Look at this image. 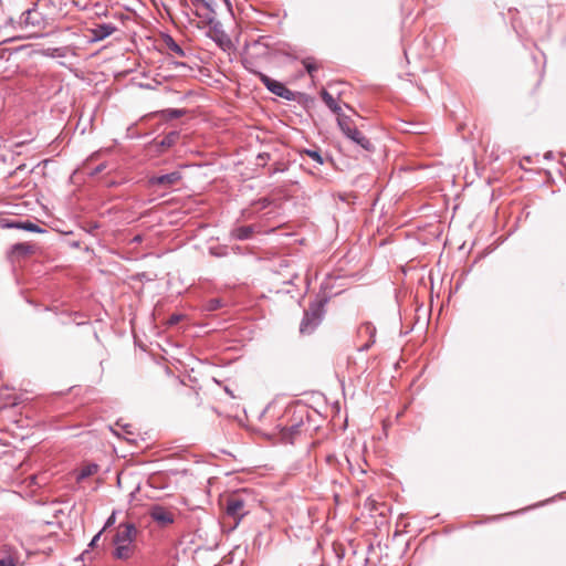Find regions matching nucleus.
Segmentation results:
<instances>
[{
	"instance_id": "1",
	"label": "nucleus",
	"mask_w": 566,
	"mask_h": 566,
	"mask_svg": "<svg viewBox=\"0 0 566 566\" xmlns=\"http://www.w3.org/2000/svg\"><path fill=\"white\" fill-rule=\"evenodd\" d=\"M220 504L226 517L233 521V525L229 527V531H234L240 520L256 506V499L251 491L242 489L222 497Z\"/></svg>"
},
{
	"instance_id": "2",
	"label": "nucleus",
	"mask_w": 566,
	"mask_h": 566,
	"mask_svg": "<svg viewBox=\"0 0 566 566\" xmlns=\"http://www.w3.org/2000/svg\"><path fill=\"white\" fill-rule=\"evenodd\" d=\"M62 35L63 32L56 29L46 33L38 32V40H42L38 42V53L50 57H65L70 52V48L62 44L60 40Z\"/></svg>"
},
{
	"instance_id": "3",
	"label": "nucleus",
	"mask_w": 566,
	"mask_h": 566,
	"mask_svg": "<svg viewBox=\"0 0 566 566\" xmlns=\"http://www.w3.org/2000/svg\"><path fill=\"white\" fill-rule=\"evenodd\" d=\"M326 303V298L315 300L310 303L308 307L304 311V316L300 324L301 334L310 335L317 328L324 318Z\"/></svg>"
},
{
	"instance_id": "4",
	"label": "nucleus",
	"mask_w": 566,
	"mask_h": 566,
	"mask_svg": "<svg viewBox=\"0 0 566 566\" xmlns=\"http://www.w3.org/2000/svg\"><path fill=\"white\" fill-rule=\"evenodd\" d=\"M304 418L303 411H294L291 419L285 424H277L280 438L284 443L293 444L295 440L302 434L304 430Z\"/></svg>"
},
{
	"instance_id": "5",
	"label": "nucleus",
	"mask_w": 566,
	"mask_h": 566,
	"mask_svg": "<svg viewBox=\"0 0 566 566\" xmlns=\"http://www.w3.org/2000/svg\"><path fill=\"white\" fill-rule=\"evenodd\" d=\"M340 130L348 137L350 140L359 145L365 150H371L373 144L370 140L355 126H353V122L347 115H339L337 120Z\"/></svg>"
},
{
	"instance_id": "6",
	"label": "nucleus",
	"mask_w": 566,
	"mask_h": 566,
	"mask_svg": "<svg viewBox=\"0 0 566 566\" xmlns=\"http://www.w3.org/2000/svg\"><path fill=\"white\" fill-rule=\"evenodd\" d=\"M149 517L158 527H168L174 524L179 516V511L175 507H168L161 504H154L148 510Z\"/></svg>"
},
{
	"instance_id": "7",
	"label": "nucleus",
	"mask_w": 566,
	"mask_h": 566,
	"mask_svg": "<svg viewBox=\"0 0 566 566\" xmlns=\"http://www.w3.org/2000/svg\"><path fill=\"white\" fill-rule=\"evenodd\" d=\"M136 533H114L112 543L115 546L114 556L120 559L130 557L135 549Z\"/></svg>"
},
{
	"instance_id": "8",
	"label": "nucleus",
	"mask_w": 566,
	"mask_h": 566,
	"mask_svg": "<svg viewBox=\"0 0 566 566\" xmlns=\"http://www.w3.org/2000/svg\"><path fill=\"white\" fill-rule=\"evenodd\" d=\"M57 506L56 503H41L38 507V524L40 526L56 525L62 527L60 515H64V513Z\"/></svg>"
},
{
	"instance_id": "9",
	"label": "nucleus",
	"mask_w": 566,
	"mask_h": 566,
	"mask_svg": "<svg viewBox=\"0 0 566 566\" xmlns=\"http://www.w3.org/2000/svg\"><path fill=\"white\" fill-rule=\"evenodd\" d=\"M376 327L370 322L361 323L357 328V339L359 342L357 349L367 352L376 342Z\"/></svg>"
},
{
	"instance_id": "10",
	"label": "nucleus",
	"mask_w": 566,
	"mask_h": 566,
	"mask_svg": "<svg viewBox=\"0 0 566 566\" xmlns=\"http://www.w3.org/2000/svg\"><path fill=\"white\" fill-rule=\"evenodd\" d=\"M255 74L259 76L260 81L271 93L289 101L292 99L293 92L290 91L283 83L272 80L271 77L261 72H255Z\"/></svg>"
},
{
	"instance_id": "11",
	"label": "nucleus",
	"mask_w": 566,
	"mask_h": 566,
	"mask_svg": "<svg viewBox=\"0 0 566 566\" xmlns=\"http://www.w3.org/2000/svg\"><path fill=\"white\" fill-rule=\"evenodd\" d=\"M181 179V174L179 171H171L169 174L153 176L149 178V184L151 186H159L163 188H168L176 185Z\"/></svg>"
},
{
	"instance_id": "12",
	"label": "nucleus",
	"mask_w": 566,
	"mask_h": 566,
	"mask_svg": "<svg viewBox=\"0 0 566 566\" xmlns=\"http://www.w3.org/2000/svg\"><path fill=\"white\" fill-rule=\"evenodd\" d=\"M117 28L112 23H101L96 24L94 28L90 30L91 32V41L97 42L106 39L107 36L112 35Z\"/></svg>"
},
{
	"instance_id": "13",
	"label": "nucleus",
	"mask_w": 566,
	"mask_h": 566,
	"mask_svg": "<svg viewBox=\"0 0 566 566\" xmlns=\"http://www.w3.org/2000/svg\"><path fill=\"white\" fill-rule=\"evenodd\" d=\"M256 232H260V227L255 224H249L233 228L230 232V235L235 240L243 241L249 240Z\"/></svg>"
},
{
	"instance_id": "14",
	"label": "nucleus",
	"mask_w": 566,
	"mask_h": 566,
	"mask_svg": "<svg viewBox=\"0 0 566 566\" xmlns=\"http://www.w3.org/2000/svg\"><path fill=\"white\" fill-rule=\"evenodd\" d=\"M33 252H34V248L32 244L17 243L11 249L10 259L13 263L19 262L21 259L32 255Z\"/></svg>"
},
{
	"instance_id": "15",
	"label": "nucleus",
	"mask_w": 566,
	"mask_h": 566,
	"mask_svg": "<svg viewBox=\"0 0 566 566\" xmlns=\"http://www.w3.org/2000/svg\"><path fill=\"white\" fill-rule=\"evenodd\" d=\"M163 42H164L165 49L168 51L169 54H174L178 57L186 56L185 50L174 40V38L171 35L165 34L163 36Z\"/></svg>"
},
{
	"instance_id": "16",
	"label": "nucleus",
	"mask_w": 566,
	"mask_h": 566,
	"mask_svg": "<svg viewBox=\"0 0 566 566\" xmlns=\"http://www.w3.org/2000/svg\"><path fill=\"white\" fill-rule=\"evenodd\" d=\"M322 99L326 104V106L337 115V119L339 118V115H345L342 112V107L337 104L336 99L333 97L332 94H329L326 90H323L321 93Z\"/></svg>"
},
{
	"instance_id": "17",
	"label": "nucleus",
	"mask_w": 566,
	"mask_h": 566,
	"mask_svg": "<svg viewBox=\"0 0 566 566\" xmlns=\"http://www.w3.org/2000/svg\"><path fill=\"white\" fill-rule=\"evenodd\" d=\"M2 226L4 228H18V229L28 230V231H31V232L35 231V223H33L31 221H25V222H8V223H3Z\"/></svg>"
},
{
	"instance_id": "18",
	"label": "nucleus",
	"mask_w": 566,
	"mask_h": 566,
	"mask_svg": "<svg viewBox=\"0 0 566 566\" xmlns=\"http://www.w3.org/2000/svg\"><path fill=\"white\" fill-rule=\"evenodd\" d=\"M192 3L195 6H201L202 8H205L208 11L209 17H207V19L209 20V22H211L213 20V18L210 17V14L214 13V11L212 9V0H192Z\"/></svg>"
},
{
	"instance_id": "19",
	"label": "nucleus",
	"mask_w": 566,
	"mask_h": 566,
	"mask_svg": "<svg viewBox=\"0 0 566 566\" xmlns=\"http://www.w3.org/2000/svg\"><path fill=\"white\" fill-rule=\"evenodd\" d=\"M179 139V133L178 132H170L166 134L161 140V145L165 147H171L176 144V142Z\"/></svg>"
},
{
	"instance_id": "20",
	"label": "nucleus",
	"mask_w": 566,
	"mask_h": 566,
	"mask_svg": "<svg viewBox=\"0 0 566 566\" xmlns=\"http://www.w3.org/2000/svg\"><path fill=\"white\" fill-rule=\"evenodd\" d=\"M164 114L169 119H177L182 117L186 114V111L181 108H167L164 111Z\"/></svg>"
},
{
	"instance_id": "21",
	"label": "nucleus",
	"mask_w": 566,
	"mask_h": 566,
	"mask_svg": "<svg viewBox=\"0 0 566 566\" xmlns=\"http://www.w3.org/2000/svg\"><path fill=\"white\" fill-rule=\"evenodd\" d=\"M222 306V301L220 298H211L206 302L205 310L208 312H213L219 310Z\"/></svg>"
},
{
	"instance_id": "22",
	"label": "nucleus",
	"mask_w": 566,
	"mask_h": 566,
	"mask_svg": "<svg viewBox=\"0 0 566 566\" xmlns=\"http://www.w3.org/2000/svg\"><path fill=\"white\" fill-rule=\"evenodd\" d=\"M216 42L223 50H227V49H229L231 46V40H230V38L224 32H220V34L216 39Z\"/></svg>"
},
{
	"instance_id": "23",
	"label": "nucleus",
	"mask_w": 566,
	"mask_h": 566,
	"mask_svg": "<svg viewBox=\"0 0 566 566\" xmlns=\"http://www.w3.org/2000/svg\"><path fill=\"white\" fill-rule=\"evenodd\" d=\"M97 470H98L97 464H90V465L85 467L84 469H82V471L78 474V479H85L90 475H93L97 472Z\"/></svg>"
},
{
	"instance_id": "24",
	"label": "nucleus",
	"mask_w": 566,
	"mask_h": 566,
	"mask_svg": "<svg viewBox=\"0 0 566 566\" xmlns=\"http://www.w3.org/2000/svg\"><path fill=\"white\" fill-rule=\"evenodd\" d=\"M305 154H306L307 156H310L313 160H315L317 164H319V165H323V164H324L323 157H322V155L319 154V151H317V150H312V149H306V150H305Z\"/></svg>"
},
{
	"instance_id": "25",
	"label": "nucleus",
	"mask_w": 566,
	"mask_h": 566,
	"mask_svg": "<svg viewBox=\"0 0 566 566\" xmlns=\"http://www.w3.org/2000/svg\"><path fill=\"white\" fill-rule=\"evenodd\" d=\"M116 521V514L113 513L106 521V523L104 524V526L102 527L101 531H106L107 528L112 527L114 525Z\"/></svg>"
},
{
	"instance_id": "26",
	"label": "nucleus",
	"mask_w": 566,
	"mask_h": 566,
	"mask_svg": "<svg viewBox=\"0 0 566 566\" xmlns=\"http://www.w3.org/2000/svg\"><path fill=\"white\" fill-rule=\"evenodd\" d=\"M106 168V164H99L95 168H93L90 172L91 176H96L101 174Z\"/></svg>"
},
{
	"instance_id": "27",
	"label": "nucleus",
	"mask_w": 566,
	"mask_h": 566,
	"mask_svg": "<svg viewBox=\"0 0 566 566\" xmlns=\"http://www.w3.org/2000/svg\"><path fill=\"white\" fill-rule=\"evenodd\" d=\"M304 65H305V69L307 71V73L311 74V75L313 74L314 71L317 70V66L314 65L313 63L308 62V61H305Z\"/></svg>"
},
{
	"instance_id": "28",
	"label": "nucleus",
	"mask_w": 566,
	"mask_h": 566,
	"mask_svg": "<svg viewBox=\"0 0 566 566\" xmlns=\"http://www.w3.org/2000/svg\"><path fill=\"white\" fill-rule=\"evenodd\" d=\"M0 566H15L12 558H4L0 560Z\"/></svg>"
},
{
	"instance_id": "29",
	"label": "nucleus",
	"mask_w": 566,
	"mask_h": 566,
	"mask_svg": "<svg viewBox=\"0 0 566 566\" xmlns=\"http://www.w3.org/2000/svg\"><path fill=\"white\" fill-rule=\"evenodd\" d=\"M180 318H181V315L174 314V315L170 316L168 323L170 325H175V324H177L180 321Z\"/></svg>"
},
{
	"instance_id": "30",
	"label": "nucleus",
	"mask_w": 566,
	"mask_h": 566,
	"mask_svg": "<svg viewBox=\"0 0 566 566\" xmlns=\"http://www.w3.org/2000/svg\"><path fill=\"white\" fill-rule=\"evenodd\" d=\"M119 526L120 527L125 526V531H136L135 525L133 523H129V522H127V523H123L122 522Z\"/></svg>"
},
{
	"instance_id": "31",
	"label": "nucleus",
	"mask_w": 566,
	"mask_h": 566,
	"mask_svg": "<svg viewBox=\"0 0 566 566\" xmlns=\"http://www.w3.org/2000/svg\"><path fill=\"white\" fill-rule=\"evenodd\" d=\"M216 566H233L228 557H223L222 560Z\"/></svg>"
},
{
	"instance_id": "32",
	"label": "nucleus",
	"mask_w": 566,
	"mask_h": 566,
	"mask_svg": "<svg viewBox=\"0 0 566 566\" xmlns=\"http://www.w3.org/2000/svg\"><path fill=\"white\" fill-rule=\"evenodd\" d=\"M258 158L262 161H265L270 158V155L268 153L260 154Z\"/></svg>"
},
{
	"instance_id": "33",
	"label": "nucleus",
	"mask_w": 566,
	"mask_h": 566,
	"mask_svg": "<svg viewBox=\"0 0 566 566\" xmlns=\"http://www.w3.org/2000/svg\"><path fill=\"white\" fill-rule=\"evenodd\" d=\"M99 535H101V533H97V535H96V536H94V538L91 541V544H90V545H91L92 547H94V546H96V545H97V541L99 539Z\"/></svg>"
},
{
	"instance_id": "34",
	"label": "nucleus",
	"mask_w": 566,
	"mask_h": 566,
	"mask_svg": "<svg viewBox=\"0 0 566 566\" xmlns=\"http://www.w3.org/2000/svg\"><path fill=\"white\" fill-rule=\"evenodd\" d=\"M51 163H53V160H52V159H43L41 163H39V164H38V167H39L40 165H43L44 167H46V166H48L49 164H51Z\"/></svg>"
},
{
	"instance_id": "35",
	"label": "nucleus",
	"mask_w": 566,
	"mask_h": 566,
	"mask_svg": "<svg viewBox=\"0 0 566 566\" xmlns=\"http://www.w3.org/2000/svg\"><path fill=\"white\" fill-rule=\"evenodd\" d=\"M38 2H43V3H49V2H50V3H52V4H54V6H55V2H59V3H60V2H61V0H38Z\"/></svg>"
},
{
	"instance_id": "36",
	"label": "nucleus",
	"mask_w": 566,
	"mask_h": 566,
	"mask_svg": "<svg viewBox=\"0 0 566 566\" xmlns=\"http://www.w3.org/2000/svg\"><path fill=\"white\" fill-rule=\"evenodd\" d=\"M261 203H262V208H265L269 206L270 201H269V199H262Z\"/></svg>"
},
{
	"instance_id": "37",
	"label": "nucleus",
	"mask_w": 566,
	"mask_h": 566,
	"mask_svg": "<svg viewBox=\"0 0 566 566\" xmlns=\"http://www.w3.org/2000/svg\"><path fill=\"white\" fill-rule=\"evenodd\" d=\"M29 480H30L31 483L35 482V475L34 474L30 475Z\"/></svg>"
},
{
	"instance_id": "38",
	"label": "nucleus",
	"mask_w": 566,
	"mask_h": 566,
	"mask_svg": "<svg viewBox=\"0 0 566 566\" xmlns=\"http://www.w3.org/2000/svg\"><path fill=\"white\" fill-rule=\"evenodd\" d=\"M42 231H43V230H42L41 228H39V227H38L36 232H38V233H40V232H42Z\"/></svg>"
}]
</instances>
